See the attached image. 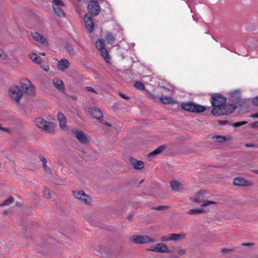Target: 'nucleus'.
Returning <instances> with one entry per match:
<instances>
[{"instance_id": "nucleus-4", "label": "nucleus", "mask_w": 258, "mask_h": 258, "mask_svg": "<svg viewBox=\"0 0 258 258\" xmlns=\"http://www.w3.org/2000/svg\"><path fill=\"white\" fill-rule=\"evenodd\" d=\"M237 108L236 105L232 103L224 104V105L220 108V110H218V114H213L215 116H220L224 115H227L232 113Z\"/></svg>"}, {"instance_id": "nucleus-58", "label": "nucleus", "mask_w": 258, "mask_h": 258, "mask_svg": "<svg viewBox=\"0 0 258 258\" xmlns=\"http://www.w3.org/2000/svg\"><path fill=\"white\" fill-rule=\"evenodd\" d=\"M250 117L252 118H258V112L256 113H254V114H251Z\"/></svg>"}, {"instance_id": "nucleus-16", "label": "nucleus", "mask_w": 258, "mask_h": 258, "mask_svg": "<svg viewBox=\"0 0 258 258\" xmlns=\"http://www.w3.org/2000/svg\"><path fill=\"white\" fill-rule=\"evenodd\" d=\"M89 112L93 117L96 118L99 121L103 117V113L101 110L98 108L95 107L89 108Z\"/></svg>"}, {"instance_id": "nucleus-14", "label": "nucleus", "mask_w": 258, "mask_h": 258, "mask_svg": "<svg viewBox=\"0 0 258 258\" xmlns=\"http://www.w3.org/2000/svg\"><path fill=\"white\" fill-rule=\"evenodd\" d=\"M128 160L134 169L136 170L142 169L145 166V164L143 161L138 160L133 157H129Z\"/></svg>"}, {"instance_id": "nucleus-55", "label": "nucleus", "mask_w": 258, "mask_h": 258, "mask_svg": "<svg viewBox=\"0 0 258 258\" xmlns=\"http://www.w3.org/2000/svg\"><path fill=\"white\" fill-rule=\"evenodd\" d=\"M43 194H50V190L48 188L46 187H44V189L43 190Z\"/></svg>"}, {"instance_id": "nucleus-62", "label": "nucleus", "mask_w": 258, "mask_h": 258, "mask_svg": "<svg viewBox=\"0 0 258 258\" xmlns=\"http://www.w3.org/2000/svg\"><path fill=\"white\" fill-rule=\"evenodd\" d=\"M44 197L47 199H49L51 198V195H45Z\"/></svg>"}, {"instance_id": "nucleus-19", "label": "nucleus", "mask_w": 258, "mask_h": 258, "mask_svg": "<svg viewBox=\"0 0 258 258\" xmlns=\"http://www.w3.org/2000/svg\"><path fill=\"white\" fill-rule=\"evenodd\" d=\"M74 196L80 202L87 205L90 204L92 202L91 198L89 195H74Z\"/></svg>"}, {"instance_id": "nucleus-45", "label": "nucleus", "mask_w": 258, "mask_h": 258, "mask_svg": "<svg viewBox=\"0 0 258 258\" xmlns=\"http://www.w3.org/2000/svg\"><path fill=\"white\" fill-rule=\"evenodd\" d=\"M178 253L180 255H183L186 253V250L184 249H179L178 250Z\"/></svg>"}, {"instance_id": "nucleus-51", "label": "nucleus", "mask_w": 258, "mask_h": 258, "mask_svg": "<svg viewBox=\"0 0 258 258\" xmlns=\"http://www.w3.org/2000/svg\"><path fill=\"white\" fill-rule=\"evenodd\" d=\"M161 240L162 241H167L169 240H171V239H170V236L169 237L163 236L161 238Z\"/></svg>"}, {"instance_id": "nucleus-6", "label": "nucleus", "mask_w": 258, "mask_h": 258, "mask_svg": "<svg viewBox=\"0 0 258 258\" xmlns=\"http://www.w3.org/2000/svg\"><path fill=\"white\" fill-rule=\"evenodd\" d=\"M87 10L91 16H96L100 13L101 9L97 1L92 0L87 5Z\"/></svg>"}, {"instance_id": "nucleus-50", "label": "nucleus", "mask_w": 258, "mask_h": 258, "mask_svg": "<svg viewBox=\"0 0 258 258\" xmlns=\"http://www.w3.org/2000/svg\"><path fill=\"white\" fill-rule=\"evenodd\" d=\"M254 245V243L250 242V243H243L242 244V246H252Z\"/></svg>"}, {"instance_id": "nucleus-53", "label": "nucleus", "mask_w": 258, "mask_h": 258, "mask_svg": "<svg viewBox=\"0 0 258 258\" xmlns=\"http://www.w3.org/2000/svg\"><path fill=\"white\" fill-rule=\"evenodd\" d=\"M2 57L3 59H6L7 57V55L5 54L3 51H1L0 52V57Z\"/></svg>"}, {"instance_id": "nucleus-15", "label": "nucleus", "mask_w": 258, "mask_h": 258, "mask_svg": "<svg viewBox=\"0 0 258 258\" xmlns=\"http://www.w3.org/2000/svg\"><path fill=\"white\" fill-rule=\"evenodd\" d=\"M85 27L90 33L92 32L94 28V24L92 18L88 15H85L84 17Z\"/></svg>"}, {"instance_id": "nucleus-43", "label": "nucleus", "mask_w": 258, "mask_h": 258, "mask_svg": "<svg viewBox=\"0 0 258 258\" xmlns=\"http://www.w3.org/2000/svg\"><path fill=\"white\" fill-rule=\"evenodd\" d=\"M250 126L252 128L258 127V121H255V122L250 124Z\"/></svg>"}, {"instance_id": "nucleus-47", "label": "nucleus", "mask_w": 258, "mask_h": 258, "mask_svg": "<svg viewBox=\"0 0 258 258\" xmlns=\"http://www.w3.org/2000/svg\"><path fill=\"white\" fill-rule=\"evenodd\" d=\"M230 125H232V126L234 127H239V126H241L240 122H235V123H231Z\"/></svg>"}, {"instance_id": "nucleus-17", "label": "nucleus", "mask_w": 258, "mask_h": 258, "mask_svg": "<svg viewBox=\"0 0 258 258\" xmlns=\"http://www.w3.org/2000/svg\"><path fill=\"white\" fill-rule=\"evenodd\" d=\"M31 36L34 40L36 41L39 42L41 44L45 45H48V43L46 38H44L40 34L36 32L31 33Z\"/></svg>"}, {"instance_id": "nucleus-49", "label": "nucleus", "mask_w": 258, "mask_h": 258, "mask_svg": "<svg viewBox=\"0 0 258 258\" xmlns=\"http://www.w3.org/2000/svg\"><path fill=\"white\" fill-rule=\"evenodd\" d=\"M86 89L88 91L96 93L95 90V89L94 88H93L92 87H91L87 86V87H86Z\"/></svg>"}, {"instance_id": "nucleus-29", "label": "nucleus", "mask_w": 258, "mask_h": 258, "mask_svg": "<svg viewBox=\"0 0 258 258\" xmlns=\"http://www.w3.org/2000/svg\"><path fill=\"white\" fill-rule=\"evenodd\" d=\"M53 11L55 14L59 17H63L65 15V13L63 12L62 10L58 7H53Z\"/></svg>"}, {"instance_id": "nucleus-7", "label": "nucleus", "mask_w": 258, "mask_h": 258, "mask_svg": "<svg viewBox=\"0 0 258 258\" xmlns=\"http://www.w3.org/2000/svg\"><path fill=\"white\" fill-rule=\"evenodd\" d=\"M131 240L136 244H144L154 241V239L147 235H134L131 236Z\"/></svg>"}, {"instance_id": "nucleus-26", "label": "nucleus", "mask_w": 258, "mask_h": 258, "mask_svg": "<svg viewBox=\"0 0 258 258\" xmlns=\"http://www.w3.org/2000/svg\"><path fill=\"white\" fill-rule=\"evenodd\" d=\"M166 148V145H163L159 146L157 149L148 154V157H151L154 155H158L161 153Z\"/></svg>"}, {"instance_id": "nucleus-34", "label": "nucleus", "mask_w": 258, "mask_h": 258, "mask_svg": "<svg viewBox=\"0 0 258 258\" xmlns=\"http://www.w3.org/2000/svg\"><path fill=\"white\" fill-rule=\"evenodd\" d=\"M239 248L238 247H234L232 248H223L221 249V251L222 253L232 252L236 251H239Z\"/></svg>"}, {"instance_id": "nucleus-1", "label": "nucleus", "mask_w": 258, "mask_h": 258, "mask_svg": "<svg viewBox=\"0 0 258 258\" xmlns=\"http://www.w3.org/2000/svg\"><path fill=\"white\" fill-rule=\"evenodd\" d=\"M210 101L214 107L211 110V113L213 115L218 114V110H220L224 104L226 103L227 99L220 94L214 93L211 95Z\"/></svg>"}, {"instance_id": "nucleus-12", "label": "nucleus", "mask_w": 258, "mask_h": 258, "mask_svg": "<svg viewBox=\"0 0 258 258\" xmlns=\"http://www.w3.org/2000/svg\"><path fill=\"white\" fill-rule=\"evenodd\" d=\"M233 183L236 186H250L252 185V182L245 180L242 177H236L233 179Z\"/></svg>"}, {"instance_id": "nucleus-52", "label": "nucleus", "mask_w": 258, "mask_h": 258, "mask_svg": "<svg viewBox=\"0 0 258 258\" xmlns=\"http://www.w3.org/2000/svg\"><path fill=\"white\" fill-rule=\"evenodd\" d=\"M100 122L108 126H111V124L107 122L106 121H104L103 119V117L101 118V119L99 121Z\"/></svg>"}, {"instance_id": "nucleus-13", "label": "nucleus", "mask_w": 258, "mask_h": 258, "mask_svg": "<svg viewBox=\"0 0 258 258\" xmlns=\"http://www.w3.org/2000/svg\"><path fill=\"white\" fill-rule=\"evenodd\" d=\"M149 250L158 252H166L169 253L170 250L168 249L167 246L163 243H159L156 244L154 247L149 249Z\"/></svg>"}, {"instance_id": "nucleus-24", "label": "nucleus", "mask_w": 258, "mask_h": 258, "mask_svg": "<svg viewBox=\"0 0 258 258\" xmlns=\"http://www.w3.org/2000/svg\"><path fill=\"white\" fill-rule=\"evenodd\" d=\"M186 234L184 233H180L179 234L171 233L170 234V239L173 241H178L180 239H184L185 238Z\"/></svg>"}, {"instance_id": "nucleus-41", "label": "nucleus", "mask_w": 258, "mask_h": 258, "mask_svg": "<svg viewBox=\"0 0 258 258\" xmlns=\"http://www.w3.org/2000/svg\"><path fill=\"white\" fill-rule=\"evenodd\" d=\"M245 146L247 148H257L256 144L254 143H246Z\"/></svg>"}, {"instance_id": "nucleus-10", "label": "nucleus", "mask_w": 258, "mask_h": 258, "mask_svg": "<svg viewBox=\"0 0 258 258\" xmlns=\"http://www.w3.org/2000/svg\"><path fill=\"white\" fill-rule=\"evenodd\" d=\"M202 195H198V197L193 198H190L189 199L191 201H192L194 202H196L199 204H200L202 207H206L210 204H215L216 205L217 203L214 201H203V197L202 196Z\"/></svg>"}, {"instance_id": "nucleus-18", "label": "nucleus", "mask_w": 258, "mask_h": 258, "mask_svg": "<svg viewBox=\"0 0 258 258\" xmlns=\"http://www.w3.org/2000/svg\"><path fill=\"white\" fill-rule=\"evenodd\" d=\"M170 185L171 189L174 191H178L185 189V185L175 180H171L170 183Z\"/></svg>"}, {"instance_id": "nucleus-31", "label": "nucleus", "mask_w": 258, "mask_h": 258, "mask_svg": "<svg viewBox=\"0 0 258 258\" xmlns=\"http://www.w3.org/2000/svg\"><path fill=\"white\" fill-rule=\"evenodd\" d=\"M105 38L106 39V42L108 43L112 44L114 43L115 41V37L113 36V35L111 33H108L105 36Z\"/></svg>"}, {"instance_id": "nucleus-32", "label": "nucleus", "mask_w": 258, "mask_h": 258, "mask_svg": "<svg viewBox=\"0 0 258 258\" xmlns=\"http://www.w3.org/2000/svg\"><path fill=\"white\" fill-rule=\"evenodd\" d=\"M64 47L67 49L68 52L70 55H74L75 54V51L73 47L71 45H70L68 42H66L64 44Z\"/></svg>"}, {"instance_id": "nucleus-25", "label": "nucleus", "mask_w": 258, "mask_h": 258, "mask_svg": "<svg viewBox=\"0 0 258 258\" xmlns=\"http://www.w3.org/2000/svg\"><path fill=\"white\" fill-rule=\"evenodd\" d=\"M57 120L59 121L60 128H63L66 127L67 119L64 114L61 112H59L57 114Z\"/></svg>"}, {"instance_id": "nucleus-5", "label": "nucleus", "mask_w": 258, "mask_h": 258, "mask_svg": "<svg viewBox=\"0 0 258 258\" xmlns=\"http://www.w3.org/2000/svg\"><path fill=\"white\" fill-rule=\"evenodd\" d=\"M20 86L23 91L29 95H33L34 93V86L27 79L21 80Z\"/></svg>"}, {"instance_id": "nucleus-44", "label": "nucleus", "mask_w": 258, "mask_h": 258, "mask_svg": "<svg viewBox=\"0 0 258 258\" xmlns=\"http://www.w3.org/2000/svg\"><path fill=\"white\" fill-rule=\"evenodd\" d=\"M41 67L45 72H48L49 70V67L47 64H41Z\"/></svg>"}, {"instance_id": "nucleus-27", "label": "nucleus", "mask_w": 258, "mask_h": 258, "mask_svg": "<svg viewBox=\"0 0 258 258\" xmlns=\"http://www.w3.org/2000/svg\"><path fill=\"white\" fill-rule=\"evenodd\" d=\"M159 100L162 103L165 104H169L175 102V101L171 97L166 96L160 97Z\"/></svg>"}, {"instance_id": "nucleus-21", "label": "nucleus", "mask_w": 258, "mask_h": 258, "mask_svg": "<svg viewBox=\"0 0 258 258\" xmlns=\"http://www.w3.org/2000/svg\"><path fill=\"white\" fill-rule=\"evenodd\" d=\"M38 157L40 161L42 162V167L45 172L51 174L52 173V170L47 166V160L45 157L43 155L40 154Z\"/></svg>"}, {"instance_id": "nucleus-22", "label": "nucleus", "mask_w": 258, "mask_h": 258, "mask_svg": "<svg viewBox=\"0 0 258 258\" xmlns=\"http://www.w3.org/2000/svg\"><path fill=\"white\" fill-rule=\"evenodd\" d=\"M69 61L67 59L63 58L58 61L57 68L59 70L63 71L69 68Z\"/></svg>"}, {"instance_id": "nucleus-23", "label": "nucleus", "mask_w": 258, "mask_h": 258, "mask_svg": "<svg viewBox=\"0 0 258 258\" xmlns=\"http://www.w3.org/2000/svg\"><path fill=\"white\" fill-rule=\"evenodd\" d=\"M212 139H215L216 141L219 143H223L226 141H231L233 139L232 137H225L220 135H215L212 137Z\"/></svg>"}, {"instance_id": "nucleus-9", "label": "nucleus", "mask_w": 258, "mask_h": 258, "mask_svg": "<svg viewBox=\"0 0 258 258\" xmlns=\"http://www.w3.org/2000/svg\"><path fill=\"white\" fill-rule=\"evenodd\" d=\"M9 93L11 98L18 102L23 96L21 91L17 86H12L9 90Z\"/></svg>"}, {"instance_id": "nucleus-28", "label": "nucleus", "mask_w": 258, "mask_h": 258, "mask_svg": "<svg viewBox=\"0 0 258 258\" xmlns=\"http://www.w3.org/2000/svg\"><path fill=\"white\" fill-rule=\"evenodd\" d=\"M206 211L201 209H190L186 212L188 214L197 215L205 213Z\"/></svg>"}, {"instance_id": "nucleus-33", "label": "nucleus", "mask_w": 258, "mask_h": 258, "mask_svg": "<svg viewBox=\"0 0 258 258\" xmlns=\"http://www.w3.org/2000/svg\"><path fill=\"white\" fill-rule=\"evenodd\" d=\"M14 201V198L10 196L7 199L4 201V202L1 204V206H5L6 205H9L12 203H13Z\"/></svg>"}, {"instance_id": "nucleus-46", "label": "nucleus", "mask_w": 258, "mask_h": 258, "mask_svg": "<svg viewBox=\"0 0 258 258\" xmlns=\"http://www.w3.org/2000/svg\"><path fill=\"white\" fill-rule=\"evenodd\" d=\"M252 103L255 106H258V96L254 98L252 100Z\"/></svg>"}, {"instance_id": "nucleus-8", "label": "nucleus", "mask_w": 258, "mask_h": 258, "mask_svg": "<svg viewBox=\"0 0 258 258\" xmlns=\"http://www.w3.org/2000/svg\"><path fill=\"white\" fill-rule=\"evenodd\" d=\"M230 97L232 104L236 105L237 107H242L244 104V101L241 97V94L238 91H235L230 93Z\"/></svg>"}, {"instance_id": "nucleus-11", "label": "nucleus", "mask_w": 258, "mask_h": 258, "mask_svg": "<svg viewBox=\"0 0 258 258\" xmlns=\"http://www.w3.org/2000/svg\"><path fill=\"white\" fill-rule=\"evenodd\" d=\"M72 132L75 137L81 143L86 144L88 142V139L83 131L80 130H73Z\"/></svg>"}, {"instance_id": "nucleus-64", "label": "nucleus", "mask_w": 258, "mask_h": 258, "mask_svg": "<svg viewBox=\"0 0 258 258\" xmlns=\"http://www.w3.org/2000/svg\"><path fill=\"white\" fill-rule=\"evenodd\" d=\"M71 98L74 100H76L77 99V97L76 96H74V95H72L71 96Z\"/></svg>"}, {"instance_id": "nucleus-54", "label": "nucleus", "mask_w": 258, "mask_h": 258, "mask_svg": "<svg viewBox=\"0 0 258 258\" xmlns=\"http://www.w3.org/2000/svg\"><path fill=\"white\" fill-rule=\"evenodd\" d=\"M118 94H119V95L121 98H123V99H128L130 98V97H128V96H126L125 94H122V93H120V92H119V93H118Z\"/></svg>"}, {"instance_id": "nucleus-3", "label": "nucleus", "mask_w": 258, "mask_h": 258, "mask_svg": "<svg viewBox=\"0 0 258 258\" xmlns=\"http://www.w3.org/2000/svg\"><path fill=\"white\" fill-rule=\"evenodd\" d=\"M181 106L185 111L194 113H201L206 110L205 106L197 104L191 101L182 103Z\"/></svg>"}, {"instance_id": "nucleus-40", "label": "nucleus", "mask_w": 258, "mask_h": 258, "mask_svg": "<svg viewBox=\"0 0 258 258\" xmlns=\"http://www.w3.org/2000/svg\"><path fill=\"white\" fill-rule=\"evenodd\" d=\"M53 3L57 6H64V3L61 0H53Z\"/></svg>"}, {"instance_id": "nucleus-59", "label": "nucleus", "mask_w": 258, "mask_h": 258, "mask_svg": "<svg viewBox=\"0 0 258 258\" xmlns=\"http://www.w3.org/2000/svg\"><path fill=\"white\" fill-rule=\"evenodd\" d=\"M9 213H10V211L9 210H6L3 212L2 214L5 215L8 214Z\"/></svg>"}, {"instance_id": "nucleus-56", "label": "nucleus", "mask_w": 258, "mask_h": 258, "mask_svg": "<svg viewBox=\"0 0 258 258\" xmlns=\"http://www.w3.org/2000/svg\"><path fill=\"white\" fill-rule=\"evenodd\" d=\"M207 192V190L206 189H202L200 190L199 191H198L197 194H206Z\"/></svg>"}, {"instance_id": "nucleus-48", "label": "nucleus", "mask_w": 258, "mask_h": 258, "mask_svg": "<svg viewBox=\"0 0 258 258\" xmlns=\"http://www.w3.org/2000/svg\"><path fill=\"white\" fill-rule=\"evenodd\" d=\"M146 91L147 92V93H148V94L149 95V97L151 98H152L153 100H155L156 99V97L155 96V95L152 94V93H151L149 91H148L147 90H146Z\"/></svg>"}, {"instance_id": "nucleus-57", "label": "nucleus", "mask_w": 258, "mask_h": 258, "mask_svg": "<svg viewBox=\"0 0 258 258\" xmlns=\"http://www.w3.org/2000/svg\"><path fill=\"white\" fill-rule=\"evenodd\" d=\"M73 194H85V192L83 190H80L78 191H73Z\"/></svg>"}, {"instance_id": "nucleus-20", "label": "nucleus", "mask_w": 258, "mask_h": 258, "mask_svg": "<svg viewBox=\"0 0 258 258\" xmlns=\"http://www.w3.org/2000/svg\"><path fill=\"white\" fill-rule=\"evenodd\" d=\"M53 84L55 88L58 90L64 92L65 90V86L63 82L58 78H55L53 80Z\"/></svg>"}, {"instance_id": "nucleus-30", "label": "nucleus", "mask_w": 258, "mask_h": 258, "mask_svg": "<svg viewBox=\"0 0 258 258\" xmlns=\"http://www.w3.org/2000/svg\"><path fill=\"white\" fill-rule=\"evenodd\" d=\"M30 58L36 63L40 64L41 58L35 53H32L30 55Z\"/></svg>"}, {"instance_id": "nucleus-60", "label": "nucleus", "mask_w": 258, "mask_h": 258, "mask_svg": "<svg viewBox=\"0 0 258 258\" xmlns=\"http://www.w3.org/2000/svg\"><path fill=\"white\" fill-rule=\"evenodd\" d=\"M1 130L4 132H9V128L1 127Z\"/></svg>"}, {"instance_id": "nucleus-63", "label": "nucleus", "mask_w": 258, "mask_h": 258, "mask_svg": "<svg viewBox=\"0 0 258 258\" xmlns=\"http://www.w3.org/2000/svg\"><path fill=\"white\" fill-rule=\"evenodd\" d=\"M241 125H245V124H246L248 122L247 121H241Z\"/></svg>"}, {"instance_id": "nucleus-35", "label": "nucleus", "mask_w": 258, "mask_h": 258, "mask_svg": "<svg viewBox=\"0 0 258 258\" xmlns=\"http://www.w3.org/2000/svg\"><path fill=\"white\" fill-rule=\"evenodd\" d=\"M134 87L140 90H144L145 88L144 85L140 82H136L134 84Z\"/></svg>"}, {"instance_id": "nucleus-36", "label": "nucleus", "mask_w": 258, "mask_h": 258, "mask_svg": "<svg viewBox=\"0 0 258 258\" xmlns=\"http://www.w3.org/2000/svg\"><path fill=\"white\" fill-rule=\"evenodd\" d=\"M96 47L100 50L104 48L105 45L103 40H98L96 42Z\"/></svg>"}, {"instance_id": "nucleus-42", "label": "nucleus", "mask_w": 258, "mask_h": 258, "mask_svg": "<svg viewBox=\"0 0 258 258\" xmlns=\"http://www.w3.org/2000/svg\"><path fill=\"white\" fill-rule=\"evenodd\" d=\"M218 123L221 124V125H225V124H228L229 125L231 124V122H229L228 120H218Z\"/></svg>"}, {"instance_id": "nucleus-2", "label": "nucleus", "mask_w": 258, "mask_h": 258, "mask_svg": "<svg viewBox=\"0 0 258 258\" xmlns=\"http://www.w3.org/2000/svg\"><path fill=\"white\" fill-rule=\"evenodd\" d=\"M35 124L40 128L49 133H53L54 130V124L41 117H38L34 120Z\"/></svg>"}, {"instance_id": "nucleus-39", "label": "nucleus", "mask_w": 258, "mask_h": 258, "mask_svg": "<svg viewBox=\"0 0 258 258\" xmlns=\"http://www.w3.org/2000/svg\"><path fill=\"white\" fill-rule=\"evenodd\" d=\"M157 198L160 200L169 199L168 195H158Z\"/></svg>"}, {"instance_id": "nucleus-61", "label": "nucleus", "mask_w": 258, "mask_h": 258, "mask_svg": "<svg viewBox=\"0 0 258 258\" xmlns=\"http://www.w3.org/2000/svg\"><path fill=\"white\" fill-rule=\"evenodd\" d=\"M133 217V215L132 214H131V215L127 216V219L130 221L132 220Z\"/></svg>"}, {"instance_id": "nucleus-38", "label": "nucleus", "mask_w": 258, "mask_h": 258, "mask_svg": "<svg viewBox=\"0 0 258 258\" xmlns=\"http://www.w3.org/2000/svg\"><path fill=\"white\" fill-rule=\"evenodd\" d=\"M101 51V55L105 59H106L107 58H109V54H108V53L107 51V50L106 49L103 48L101 50H100Z\"/></svg>"}, {"instance_id": "nucleus-37", "label": "nucleus", "mask_w": 258, "mask_h": 258, "mask_svg": "<svg viewBox=\"0 0 258 258\" xmlns=\"http://www.w3.org/2000/svg\"><path fill=\"white\" fill-rule=\"evenodd\" d=\"M169 208V207L167 206H159L152 207V209L158 211H164Z\"/></svg>"}]
</instances>
